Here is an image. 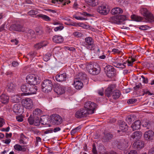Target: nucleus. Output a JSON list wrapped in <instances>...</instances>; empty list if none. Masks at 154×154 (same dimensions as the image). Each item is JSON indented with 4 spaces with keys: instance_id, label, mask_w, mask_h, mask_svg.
<instances>
[{
    "instance_id": "1",
    "label": "nucleus",
    "mask_w": 154,
    "mask_h": 154,
    "mask_svg": "<svg viewBox=\"0 0 154 154\" xmlns=\"http://www.w3.org/2000/svg\"><path fill=\"white\" fill-rule=\"evenodd\" d=\"M51 81L49 79L44 80L42 83V89L43 91L48 93L51 91L53 88Z\"/></svg>"
},
{
    "instance_id": "2",
    "label": "nucleus",
    "mask_w": 154,
    "mask_h": 154,
    "mask_svg": "<svg viewBox=\"0 0 154 154\" xmlns=\"http://www.w3.org/2000/svg\"><path fill=\"white\" fill-rule=\"evenodd\" d=\"M96 106V104L91 101L86 102L85 104L84 108L86 110L89 112V114H91L94 113V111Z\"/></svg>"
},
{
    "instance_id": "3",
    "label": "nucleus",
    "mask_w": 154,
    "mask_h": 154,
    "mask_svg": "<svg viewBox=\"0 0 154 154\" xmlns=\"http://www.w3.org/2000/svg\"><path fill=\"white\" fill-rule=\"evenodd\" d=\"M84 46L86 48L90 50H93L95 48V45L92 38L87 37L85 38Z\"/></svg>"
},
{
    "instance_id": "4",
    "label": "nucleus",
    "mask_w": 154,
    "mask_h": 154,
    "mask_svg": "<svg viewBox=\"0 0 154 154\" xmlns=\"http://www.w3.org/2000/svg\"><path fill=\"white\" fill-rule=\"evenodd\" d=\"M26 80L28 83L30 85H35L40 82L39 77L34 75H28L26 77Z\"/></svg>"
},
{
    "instance_id": "5",
    "label": "nucleus",
    "mask_w": 154,
    "mask_h": 154,
    "mask_svg": "<svg viewBox=\"0 0 154 154\" xmlns=\"http://www.w3.org/2000/svg\"><path fill=\"white\" fill-rule=\"evenodd\" d=\"M97 10L101 15H106L109 13L110 9L108 6L106 5H102L97 7Z\"/></svg>"
},
{
    "instance_id": "6",
    "label": "nucleus",
    "mask_w": 154,
    "mask_h": 154,
    "mask_svg": "<svg viewBox=\"0 0 154 154\" xmlns=\"http://www.w3.org/2000/svg\"><path fill=\"white\" fill-rule=\"evenodd\" d=\"M97 67H94V66L91 64L87 65L86 68L87 69L88 72L90 74L95 75L98 74L100 71V68L97 65Z\"/></svg>"
},
{
    "instance_id": "7",
    "label": "nucleus",
    "mask_w": 154,
    "mask_h": 154,
    "mask_svg": "<svg viewBox=\"0 0 154 154\" xmlns=\"http://www.w3.org/2000/svg\"><path fill=\"white\" fill-rule=\"evenodd\" d=\"M51 122L54 125H58L63 122L62 118L58 114H53L51 117Z\"/></svg>"
},
{
    "instance_id": "8",
    "label": "nucleus",
    "mask_w": 154,
    "mask_h": 154,
    "mask_svg": "<svg viewBox=\"0 0 154 154\" xmlns=\"http://www.w3.org/2000/svg\"><path fill=\"white\" fill-rule=\"evenodd\" d=\"M105 72L107 76L109 78L114 76L115 74V71L113 67L110 65L106 66L105 68Z\"/></svg>"
},
{
    "instance_id": "9",
    "label": "nucleus",
    "mask_w": 154,
    "mask_h": 154,
    "mask_svg": "<svg viewBox=\"0 0 154 154\" xmlns=\"http://www.w3.org/2000/svg\"><path fill=\"white\" fill-rule=\"evenodd\" d=\"M142 14L149 21L152 22L154 21V17L152 14L147 9L143 8L141 9Z\"/></svg>"
},
{
    "instance_id": "10",
    "label": "nucleus",
    "mask_w": 154,
    "mask_h": 154,
    "mask_svg": "<svg viewBox=\"0 0 154 154\" xmlns=\"http://www.w3.org/2000/svg\"><path fill=\"white\" fill-rule=\"evenodd\" d=\"M22 103L23 106L28 109H30L33 107L32 100L30 98H27L23 99Z\"/></svg>"
},
{
    "instance_id": "11",
    "label": "nucleus",
    "mask_w": 154,
    "mask_h": 154,
    "mask_svg": "<svg viewBox=\"0 0 154 154\" xmlns=\"http://www.w3.org/2000/svg\"><path fill=\"white\" fill-rule=\"evenodd\" d=\"M84 108L81 109L77 111L75 114V116L77 118H81L83 117L87 116L88 115H89L88 112ZM89 111L88 113H89Z\"/></svg>"
},
{
    "instance_id": "12",
    "label": "nucleus",
    "mask_w": 154,
    "mask_h": 154,
    "mask_svg": "<svg viewBox=\"0 0 154 154\" xmlns=\"http://www.w3.org/2000/svg\"><path fill=\"white\" fill-rule=\"evenodd\" d=\"M115 143L117 148L121 150L124 149L128 146L127 142L125 141L124 140H116Z\"/></svg>"
},
{
    "instance_id": "13",
    "label": "nucleus",
    "mask_w": 154,
    "mask_h": 154,
    "mask_svg": "<svg viewBox=\"0 0 154 154\" xmlns=\"http://www.w3.org/2000/svg\"><path fill=\"white\" fill-rule=\"evenodd\" d=\"M23 106L20 104H16L13 107V112L17 114L22 113L23 112Z\"/></svg>"
},
{
    "instance_id": "14",
    "label": "nucleus",
    "mask_w": 154,
    "mask_h": 154,
    "mask_svg": "<svg viewBox=\"0 0 154 154\" xmlns=\"http://www.w3.org/2000/svg\"><path fill=\"white\" fill-rule=\"evenodd\" d=\"M23 26L20 24H13L11 26L9 29L10 30H14L16 31H23Z\"/></svg>"
},
{
    "instance_id": "15",
    "label": "nucleus",
    "mask_w": 154,
    "mask_h": 154,
    "mask_svg": "<svg viewBox=\"0 0 154 154\" xmlns=\"http://www.w3.org/2000/svg\"><path fill=\"white\" fill-rule=\"evenodd\" d=\"M67 75L66 73H59L55 76L56 80L58 82H62L65 81L66 80Z\"/></svg>"
},
{
    "instance_id": "16",
    "label": "nucleus",
    "mask_w": 154,
    "mask_h": 154,
    "mask_svg": "<svg viewBox=\"0 0 154 154\" xmlns=\"http://www.w3.org/2000/svg\"><path fill=\"white\" fill-rule=\"evenodd\" d=\"M154 132L152 131H146L144 134V137L146 140H151L153 139Z\"/></svg>"
},
{
    "instance_id": "17",
    "label": "nucleus",
    "mask_w": 154,
    "mask_h": 154,
    "mask_svg": "<svg viewBox=\"0 0 154 154\" xmlns=\"http://www.w3.org/2000/svg\"><path fill=\"white\" fill-rule=\"evenodd\" d=\"M86 75L85 73L80 72L75 75L74 79L83 82L86 79Z\"/></svg>"
},
{
    "instance_id": "18",
    "label": "nucleus",
    "mask_w": 154,
    "mask_h": 154,
    "mask_svg": "<svg viewBox=\"0 0 154 154\" xmlns=\"http://www.w3.org/2000/svg\"><path fill=\"white\" fill-rule=\"evenodd\" d=\"M115 88V86L114 84H111L106 89L105 91L106 95L109 97L112 95V91Z\"/></svg>"
},
{
    "instance_id": "19",
    "label": "nucleus",
    "mask_w": 154,
    "mask_h": 154,
    "mask_svg": "<svg viewBox=\"0 0 154 154\" xmlns=\"http://www.w3.org/2000/svg\"><path fill=\"white\" fill-rule=\"evenodd\" d=\"M28 95L35 94L37 90V87L35 85H30L29 84L28 88Z\"/></svg>"
},
{
    "instance_id": "20",
    "label": "nucleus",
    "mask_w": 154,
    "mask_h": 154,
    "mask_svg": "<svg viewBox=\"0 0 154 154\" xmlns=\"http://www.w3.org/2000/svg\"><path fill=\"white\" fill-rule=\"evenodd\" d=\"M142 136V133L140 131H137L134 132L132 134L131 137L134 140H138Z\"/></svg>"
},
{
    "instance_id": "21",
    "label": "nucleus",
    "mask_w": 154,
    "mask_h": 154,
    "mask_svg": "<svg viewBox=\"0 0 154 154\" xmlns=\"http://www.w3.org/2000/svg\"><path fill=\"white\" fill-rule=\"evenodd\" d=\"M141 123L140 120L135 121L132 123L131 127L133 131L137 130L140 128Z\"/></svg>"
},
{
    "instance_id": "22",
    "label": "nucleus",
    "mask_w": 154,
    "mask_h": 154,
    "mask_svg": "<svg viewBox=\"0 0 154 154\" xmlns=\"http://www.w3.org/2000/svg\"><path fill=\"white\" fill-rule=\"evenodd\" d=\"M133 146L136 149H140L144 147V144L141 141H137L133 143Z\"/></svg>"
},
{
    "instance_id": "23",
    "label": "nucleus",
    "mask_w": 154,
    "mask_h": 154,
    "mask_svg": "<svg viewBox=\"0 0 154 154\" xmlns=\"http://www.w3.org/2000/svg\"><path fill=\"white\" fill-rule=\"evenodd\" d=\"M119 125V130H118V132L122 131V132L126 131L128 130V126L124 122H121Z\"/></svg>"
},
{
    "instance_id": "24",
    "label": "nucleus",
    "mask_w": 154,
    "mask_h": 154,
    "mask_svg": "<svg viewBox=\"0 0 154 154\" xmlns=\"http://www.w3.org/2000/svg\"><path fill=\"white\" fill-rule=\"evenodd\" d=\"M52 39L53 42L56 43H61L63 40V37L61 36L58 35H55L54 36Z\"/></svg>"
},
{
    "instance_id": "25",
    "label": "nucleus",
    "mask_w": 154,
    "mask_h": 154,
    "mask_svg": "<svg viewBox=\"0 0 154 154\" xmlns=\"http://www.w3.org/2000/svg\"><path fill=\"white\" fill-rule=\"evenodd\" d=\"M48 44V42L47 41H44L36 44L35 45L34 47L36 49H38L43 47L46 46Z\"/></svg>"
},
{
    "instance_id": "26",
    "label": "nucleus",
    "mask_w": 154,
    "mask_h": 154,
    "mask_svg": "<svg viewBox=\"0 0 154 154\" xmlns=\"http://www.w3.org/2000/svg\"><path fill=\"white\" fill-rule=\"evenodd\" d=\"M29 84L26 83L22 85L21 87V89L22 91L25 95H28V88H29Z\"/></svg>"
},
{
    "instance_id": "27",
    "label": "nucleus",
    "mask_w": 154,
    "mask_h": 154,
    "mask_svg": "<svg viewBox=\"0 0 154 154\" xmlns=\"http://www.w3.org/2000/svg\"><path fill=\"white\" fill-rule=\"evenodd\" d=\"M74 83L75 88L77 89H80L83 87L82 82L74 79Z\"/></svg>"
},
{
    "instance_id": "28",
    "label": "nucleus",
    "mask_w": 154,
    "mask_h": 154,
    "mask_svg": "<svg viewBox=\"0 0 154 154\" xmlns=\"http://www.w3.org/2000/svg\"><path fill=\"white\" fill-rule=\"evenodd\" d=\"M9 97L5 94H2L0 96V101L3 103L6 104L9 101Z\"/></svg>"
},
{
    "instance_id": "29",
    "label": "nucleus",
    "mask_w": 154,
    "mask_h": 154,
    "mask_svg": "<svg viewBox=\"0 0 154 154\" xmlns=\"http://www.w3.org/2000/svg\"><path fill=\"white\" fill-rule=\"evenodd\" d=\"M6 88L8 91L10 92L14 91L15 89L16 86L13 82H9L8 83Z\"/></svg>"
},
{
    "instance_id": "30",
    "label": "nucleus",
    "mask_w": 154,
    "mask_h": 154,
    "mask_svg": "<svg viewBox=\"0 0 154 154\" xmlns=\"http://www.w3.org/2000/svg\"><path fill=\"white\" fill-rule=\"evenodd\" d=\"M54 91L58 94H61L65 92L64 88L60 86H56L54 89Z\"/></svg>"
},
{
    "instance_id": "31",
    "label": "nucleus",
    "mask_w": 154,
    "mask_h": 154,
    "mask_svg": "<svg viewBox=\"0 0 154 154\" xmlns=\"http://www.w3.org/2000/svg\"><path fill=\"white\" fill-rule=\"evenodd\" d=\"M123 12L122 10L120 8L116 7L113 8L111 11L112 14L117 15L122 14Z\"/></svg>"
},
{
    "instance_id": "32",
    "label": "nucleus",
    "mask_w": 154,
    "mask_h": 154,
    "mask_svg": "<svg viewBox=\"0 0 154 154\" xmlns=\"http://www.w3.org/2000/svg\"><path fill=\"white\" fill-rule=\"evenodd\" d=\"M113 137V135L109 133H106L104 134L103 137V140L104 142H108Z\"/></svg>"
},
{
    "instance_id": "33",
    "label": "nucleus",
    "mask_w": 154,
    "mask_h": 154,
    "mask_svg": "<svg viewBox=\"0 0 154 154\" xmlns=\"http://www.w3.org/2000/svg\"><path fill=\"white\" fill-rule=\"evenodd\" d=\"M44 117H42L40 119V123L42 125H46L47 126L50 127L51 125L49 124V121L47 118H43Z\"/></svg>"
},
{
    "instance_id": "34",
    "label": "nucleus",
    "mask_w": 154,
    "mask_h": 154,
    "mask_svg": "<svg viewBox=\"0 0 154 154\" xmlns=\"http://www.w3.org/2000/svg\"><path fill=\"white\" fill-rule=\"evenodd\" d=\"M109 21L112 23L119 24L121 22V20H119L118 17H111L109 18Z\"/></svg>"
},
{
    "instance_id": "35",
    "label": "nucleus",
    "mask_w": 154,
    "mask_h": 154,
    "mask_svg": "<svg viewBox=\"0 0 154 154\" xmlns=\"http://www.w3.org/2000/svg\"><path fill=\"white\" fill-rule=\"evenodd\" d=\"M117 60L113 62V65L119 68L124 69L125 67V66H124L122 63H119Z\"/></svg>"
},
{
    "instance_id": "36",
    "label": "nucleus",
    "mask_w": 154,
    "mask_h": 154,
    "mask_svg": "<svg viewBox=\"0 0 154 154\" xmlns=\"http://www.w3.org/2000/svg\"><path fill=\"white\" fill-rule=\"evenodd\" d=\"M87 3L90 6L94 7L98 4V0H85Z\"/></svg>"
},
{
    "instance_id": "37",
    "label": "nucleus",
    "mask_w": 154,
    "mask_h": 154,
    "mask_svg": "<svg viewBox=\"0 0 154 154\" xmlns=\"http://www.w3.org/2000/svg\"><path fill=\"white\" fill-rule=\"evenodd\" d=\"M121 95L120 91L118 90L113 91L112 93V96L113 99H116L119 97Z\"/></svg>"
},
{
    "instance_id": "38",
    "label": "nucleus",
    "mask_w": 154,
    "mask_h": 154,
    "mask_svg": "<svg viewBox=\"0 0 154 154\" xmlns=\"http://www.w3.org/2000/svg\"><path fill=\"white\" fill-rule=\"evenodd\" d=\"M35 17L38 18H41L43 20L47 21H49L51 20V18L48 16L42 14H38Z\"/></svg>"
},
{
    "instance_id": "39",
    "label": "nucleus",
    "mask_w": 154,
    "mask_h": 154,
    "mask_svg": "<svg viewBox=\"0 0 154 154\" xmlns=\"http://www.w3.org/2000/svg\"><path fill=\"white\" fill-rule=\"evenodd\" d=\"M14 148L15 149L18 151L25 152L26 151V148L24 147L23 146H22L19 144H17L15 145L14 146Z\"/></svg>"
},
{
    "instance_id": "40",
    "label": "nucleus",
    "mask_w": 154,
    "mask_h": 154,
    "mask_svg": "<svg viewBox=\"0 0 154 154\" xmlns=\"http://www.w3.org/2000/svg\"><path fill=\"white\" fill-rule=\"evenodd\" d=\"M42 111L39 109H36L33 112V114L34 117H40L42 114Z\"/></svg>"
},
{
    "instance_id": "41",
    "label": "nucleus",
    "mask_w": 154,
    "mask_h": 154,
    "mask_svg": "<svg viewBox=\"0 0 154 154\" xmlns=\"http://www.w3.org/2000/svg\"><path fill=\"white\" fill-rule=\"evenodd\" d=\"M141 125L143 127L146 128L147 129H149L151 127L150 122L147 120H143Z\"/></svg>"
},
{
    "instance_id": "42",
    "label": "nucleus",
    "mask_w": 154,
    "mask_h": 154,
    "mask_svg": "<svg viewBox=\"0 0 154 154\" xmlns=\"http://www.w3.org/2000/svg\"><path fill=\"white\" fill-rule=\"evenodd\" d=\"M131 60H127L125 62H124L123 64V65H124V66H125V64H126L127 62L128 61V66H132V65L133 64V63L135 61V59L134 58H131Z\"/></svg>"
},
{
    "instance_id": "43",
    "label": "nucleus",
    "mask_w": 154,
    "mask_h": 154,
    "mask_svg": "<svg viewBox=\"0 0 154 154\" xmlns=\"http://www.w3.org/2000/svg\"><path fill=\"white\" fill-rule=\"evenodd\" d=\"M36 54V52L35 51H32L30 52L28 54L27 57L31 60H32Z\"/></svg>"
},
{
    "instance_id": "44",
    "label": "nucleus",
    "mask_w": 154,
    "mask_h": 154,
    "mask_svg": "<svg viewBox=\"0 0 154 154\" xmlns=\"http://www.w3.org/2000/svg\"><path fill=\"white\" fill-rule=\"evenodd\" d=\"M66 0H52L51 2L52 3L56 4L58 3L59 4L63 3V5H66Z\"/></svg>"
},
{
    "instance_id": "45",
    "label": "nucleus",
    "mask_w": 154,
    "mask_h": 154,
    "mask_svg": "<svg viewBox=\"0 0 154 154\" xmlns=\"http://www.w3.org/2000/svg\"><path fill=\"white\" fill-rule=\"evenodd\" d=\"M131 19L136 21H139L142 20V18L139 16L132 15L131 17Z\"/></svg>"
},
{
    "instance_id": "46",
    "label": "nucleus",
    "mask_w": 154,
    "mask_h": 154,
    "mask_svg": "<svg viewBox=\"0 0 154 154\" xmlns=\"http://www.w3.org/2000/svg\"><path fill=\"white\" fill-rule=\"evenodd\" d=\"M38 13L37 10H32L29 11L28 12V14L29 15L33 16L34 15H37Z\"/></svg>"
},
{
    "instance_id": "47",
    "label": "nucleus",
    "mask_w": 154,
    "mask_h": 154,
    "mask_svg": "<svg viewBox=\"0 0 154 154\" xmlns=\"http://www.w3.org/2000/svg\"><path fill=\"white\" fill-rule=\"evenodd\" d=\"M39 117L38 116L34 117V123L33 124L36 126H39L40 123V120H39Z\"/></svg>"
},
{
    "instance_id": "48",
    "label": "nucleus",
    "mask_w": 154,
    "mask_h": 154,
    "mask_svg": "<svg viewBox=\"0 0 154 154\" xmlns=\"http://www.w3.org/2000/svg\"><path fill=\"white\" fill-rule=\"evenodd\" d=\"M12 101L14 103H18L19 101V98L17 95H14L11 97Z\"/></svg>"
},
{
    "instance_id": "49",
    "label": "nucleus",
    "mask_w": 154,
    "mask_h": 154,
    "mask_svg": "<svg viewBox=\"0 0 154 154\" xmlns=\"http://www.w3.org/2000/svg\"><path fill=\"white\" fill-rule=\"evenodd\" d=\"M124 154H137V151L135 150H131V151H125Z\"/></svg>"
},
{
    "instance_id": "50",
    "label": "nucleus",
    "mask_w": 154,
    "mask_h": 154,
    "mask_svg": "<svg viewBox=\"0 0 154 154\" xmlns=\"http://www.w3.org/2000/svg\"><path fill=\"white\" fill-rule=\"evenodd\" d=\"M28 121L30 125H32L34 123V118L32 116H30L28 118Z\"/></svg>"
},
{
    "instance_id": "51",
    "label": "nucleus",
    "mask_w": 154,
    "mask_h": 154,
    "mask_svg": "<svg viewBox=\"0 0 154 154\" xmlns=\"http://www.w3.org/2000/svg\"><path fill=\"white\" fill-rule=\"evenodd\" d=\"M137 101V99L136 98H131L129 99L127 102V103L128 104H133Z\"/></svg>"
},
{
    "instance_id": "52",
    "label": "nucleus",
    "mask_w": 154,
    "mask_h": 154,
    "mask_svg": "<svg viewBox=\"0 0 154 154\" xmlns=\"http://www.w3.org/2000/svg\"><path fill=\"white\" fill-rule=\"evenodd\" d=\"M81 128L80 127H78L72 130L71 131V134L72 135H74L78 130H79Z\"/></svg>"
},
{
    "instance_id": "53",
    "label": "nucleus",
    "mask_w": 154,
    "mask_h": 154,
    "mask_svg": "<svg viewBox=\"0 0 154 154\" xmlns=\"http://www.w3.org/2000/svg\"><path fill=\"white\" fill-rule=\"evenodd\" d=\"M73 35L74 36L78 38L81 37L82 35V34L81 33L77 32H73Z\"/></svg>"
},
{
    "instance_id": "54",
    "label": "nucleus",
    "mask_w": 154,
    "mask_h": 154,
    "mask_svg": "<svg viewBox=\"0 0 154 154\" xmlns=\"http://www.w3.org/2000/svg\"><path fill=\"white\" fill-rule=\"evenodd\" d=\"M23 137H26L24 135L21 136V138L19 140V143H23V144L26 145L27 144V142L24 141V139Z\"/></svg>"
},
{
    "instance_id": "55",
    "label": "nucleus",
    "mask_w": 154,
    "mask_h": 154,
    "mask_svg": "<svg viewBox=\"0 0 154 154\" xmlns=\"http://www.w3.org/2000/svg\"><path fill=\"white\" fill-rule=\"evenodd\" d=\"M73 17L78 20H86V18L80 16H77L76 15H73Z\"/></svg>"
},
{
    "instance_id": "56",
    "label": "nucleus",
    "mask_w": 154,
    "mask_h": 154,
    "mask_svg": "<svg viewBox=\"0 0 154 154\" xmlns=\"http://www.w3.org/2000/svg\"><path fill=\"white\" fill-rule=\"evenodd\" d=\"M64 28V27L60 25L54 28V30L55 32H57L58 31H61Z\"/></svg>"
},
{
    "instance_id": "57",
    "label": "nucleus",
    "mask_w": 154,
    "mask_h": 154,
    "mask_svg": "<svg viewBox=\"0 0 154 154\" xmlns=\"http://www.w3.org/2000/svg\"><path fill=\"white\" fill-rule=\"evenodd\" d=\"M92 152L93 154H98L97 152L96 149L95 144L94 143L92 144Z\"/></svg>"
},
{
    "instance_id": "58",
    "label": "nucleus",
    "mask_w": 154,
    "mask_h": 154,
    "mask_svg": "<svg viewBox=\"0 0 154 154\" xmlns=\"http://www.w3.org/2000/svg\"><path fill=\"white\" fill-rule=\"evenodd\" d=\"M34 32L33 30L30 29L28 31V34H29L31 38H34L35 36Z\"/></svg>"
},
{
    "instance_id": "59",
    "label": "nucleus",
    "mask_w": 154,
    "mask_h": 154,
    "mask_svg": "<svg viewBox=\"0 0 154 154\" xmlns=\"http://www.w3.org/2000/svg\"><path fill=\"white\" fill-rule=\"evenodd\" d=\"M132 119L131 118V117L130 116H128L126 119V121L128 123L130 124L131 122L132 121Z\"/></svg>"
},
{
    "instance_id": "60",
    "label": "nucleus",
    "mask_w": 154,
    "mask_h": 154,
    "mask_svg": "<svg viewBox=\"0 0 154 154\" xmlns=\"http://www.w3.org/2000/svg\"><path fill=\"white\" fill-rule=\"evenodd\" d=\"M35 32L37 35H41L43 33V32L38 28L36 29Z\"/></svg>"
},
{
    "instance_id": "61",
    "label": "nucleus",
    "mask_w": 154,
    "mask_h": 154,
    "mask_svg": "<svg viewBox=\"0 0 154 154\" xmlns=\"http://www.w3.org/2000/svg\"><path fill=\"white\" fill-rule=\"evenodd\" d=\"M106 54L104 53H103L102 54L99 55V58L100 59H105L106 57Z\"/></svg>"
},
{
    "instance_id": "62",
    "label": "nucleus",
    "mask_w": 154,
    "mask_h": 154,
    "mask_svg": "<svg viewBox=\"0 0 154 154\" xmlns=\"http://www.w3.org/2000/svg\"><path fill=\"white\" fill-rule=\"evenodd\" d=\"M141 77L143 79V83L146 84L148 83V79L147 78H145L143 75L141 76Z\"/></svg>"
},
{
    "instance_id": "63",
    "label": "nucleus",
    "mask_w": 154,
    "mask_h": 154,
    "mask_svg": "<svg viewBox=\"0 0 154 154\" xmlns=\"http://www.w3.org/2000/svg\"><path fill=\"white\" fill-rule=\"evenodd\" d=\"M148 154H154V146L149 150Z\"/></svg>"
},
{
    "instance_id": "64",
    "label": "nucleus",
    "mask_w": 154,
    "mask_h": 154,
    "mask_svg": "<svg viewBox=\"0 0 154 154\" xmlns=\"http://www.w3.org/2000/svg\"><path fill=\"white\" fill-rule=\"evenodd\" d=\"M5 25L6 23H5L0 26V32L5 30Z\"/></svg>"
}]
</instances>
